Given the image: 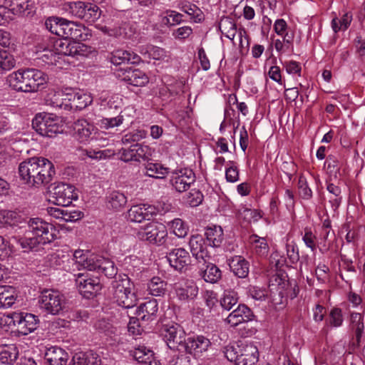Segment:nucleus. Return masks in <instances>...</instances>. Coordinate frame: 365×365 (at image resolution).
<instances>
[{
  "label": "nucleus",
  "instance_id": "41",
  "mask_svg": "<svg viewBox=\"0 0 365 365\" xmlns=\"http://www.w3.org/2000/svg\"><path fill=\"white\" fill-rule=\"evenodd\" d=\"M150 294L155 297L163 296L167 289V283L158 277H153L148 284Z\"/></svg>",
  "mask_w": 365,
  "mask_h": 365
},
{
  "label": "nucleus",
  "instance_id": "22",
  "mask_svg": "<svg viewBox=\"0 0 365 365\" xmlns=\"http://www.w3.org/2000/svg\"><path fill=\"white\" fill-rule=\"evenodd\" d=\"M210 345V340L203 336H197L195 338L189 337L186 339L183 348L187 353L199 356L200 354L207 350Z\"/></svg>",
  "mask_w": 365,
  "mask_h": 365
},
{
  "label": "nucleus",
  "instance_id": "58",
  "mask_svg": "<svg viewBox=\"0 0 365 365\" xmlns=\"http://www.w3.org/2000/svg\"><path fill=\"white\" fill-rule=\"evenodd\" d=\"M124 120L123 115L121 113L114 118H103L101 120V127L104 129L113 128L120 125Z\"/></svg>",
  "mask_w": 365,
  "mask_h": 365
},
{
  "label": "nucleus",
  "instance_id": "56",
  "mask_svg": "<svg viewBox=\"0 0 365 365\" xmlns=\"http://www.w3.org/2000/svg\"><path fill=\"white\" fill-rule=\"evenodd\" d=\"M19 312H12L11 314L4 315L0 319V325L2 327H7L9 329H13L18 327L19 322Z\"/></svg>",
  "mask_w": 365,
  "mask_h": 365
},
{
  "label": "nucleus",
  "instance_id": "34",
  "mask_svg": "<svg viewBox=\"0 0 365 365\" xmlns=\"http://www.w3.org/2000/svg\"><path fill=\"white\" fill-rule=\"evenodd\" d=\"M210 245L220 247L224 240L223 230L220 226L214 225L206 229L205 233Z\"/></svg>",
  "mask_w": 365,
  "mask_h": 365
},
{
  "label": "nucleus",
  "instance_id": "16",
  "mask_svg": "<svg viewBox=\"0 0 365 365\" xmlns=\"http://www.w3.org/2000/svg\"><path fill=\"white\" fill-rule=\"evenodd\" d=\"M238 365H255L258 361L257 347L251 341H240L238 344Z\"/></svg>",
  "mask_w": 365,
  "mask_h": 365
},
{
  "label": "nucleus",
  "instance_id": "14",
  "mask_svg": "<svg viewBox=\"0 0 365 365\" xmlns=\"http://www.w3.org/2000/svg\"><path fill=\"white\" fill-rule=\"evenodd\" d=\"M195 181V173L187 168L174 170L170 177L172 186L179 192L186 191Z\"/></svg>",
  "mask_w": 365,
  "mask_h": 365
},
{
  "label": "nucleus",
  "instance_id": "37",
  "mask_svg": "<svg viewBox=\"0 0 365 365\" xmlns=\"http://www.w3.org/2000/svg\"><path fill=\"white\" fill-rule=\"evenodd\" d=\"M19 356V351L14 344L0 346V361L4 364H12Z\"/></svg>",
  "mask_w": 365,
  "mask_h": 365
},
{
  "label": "nucleus",
  "instance_id": "23",
  "mask_svg": "<svg viewBox=\"0 0 365 365\" xmlns=\"http://www.w3.org/2000/svg\"><path fill=\"white\" fill-rule=\"evenodd\" d=\"M38 322L37 316L31 313L19 312L16 331L21 335H27L37 329Z\"/></svg>",
  "mask_w": 365,
  "mask_h": 365
},
{
  "label": "nucleus",
  "instance_id": "60",
  "mask_svg": "<svg viewBox=\"0 0 365 365\" xmlns=\"http://www.w3.org/2000/svg\"><path fill=\"white\" fill-rule=\"evenodd\" d=\"M5 226L15 227L20 222L21 216L16 212L3 210Z\"/></svg>",
  "mask_w": 365,
  "mask_h": 365
},
{
  "label": "nucleus",
  "instance_id": "46",
  "mask_svg": "<svg viewBox=\"0 0 365 365\" xmlns=\"http://www.w3.org/2000/svg\"><path fill=\"white\" fill-rule=\"evenodd\" d=\"M238 302L237 293L233 289H226L220 299V304L225 310H230Z\"/></svg>",
  "mask_w": 365,
  "mask_h": 365
},
{
  "label": "nucleus",
  "instance_id": "49",
  "mask_svg": "<svg viewBox=\"0 0 365 365\" xmlns=\"http://www.w3.org/2000/svg\"><path fill=\"white\" fill-rule=\"evenodd\" d=\"M169 225L173 233L178 237H185L188 233V225L180 218L174 219L169 223Z\"/></svg>",
  "mask_w": 365,
  "mask_h": 365
},
{
  "label": "nucleus",
  "instance_id": "45",
  "mask_svg": "<svg viewBox=\"0 0 365 365\" xmlns=\"http://www.w3.org/2000/svg\"><path fill=\"white\" fill-rule=\"evenodd\" d=\"M103 259L101 256H91L90 257H83V260L77 261V269H80L81 267L87 269L90 271H96L99 272L100 263Z\"/></svg>",
  "mask_w": 365,
  "mask_h": 365
},
{
  "label": "nucleus",
  "instance_id": "57",
  "mask_svg": "<svg viewBox=\"0 0 365 365\" xmlns=\"http://www.w3.org/2000/svg\"><path fill=\"white\" fill-rule=\"evenodd\" d=\"M203 195L199 190L193 189L187 195L185 202L190 207H197L202 203Z\"/></svg>",
  "mask_w": 365,
  "mask_h": 365
},
{
  "label": "nucleus",
  "instance_id": "36",
  "mask_svg": "<svg viewBox=\"0 0 365 365\" xmlns=\"http://www.w3.org/2000/svg\"><path fill=\"white\" fill-rule=\"evenodd\" d=\"M160 23L164 26H174L182 21L183 15L173 10H166L160 15Z\"/></svg>",
  "mask_w": 365,
  "mask_h": 365
},
{
  "label": "nucleus",
  "instance_id": "31",
  "mask_svg": "<svg viewBox=\"0 0 365 365\" xmlns=\"http://www.w3.org/2000/svg\"><path fill=\"white\" fill-rule=\"evenodd\" d=\"M132 355L140 365H159L153 352L145 346H138L132 351Z\"/></svg>",
  "mask_w": 365,
  "mask_h": 365
},
{
  "label": "nucleus",
  "instance_id": "38",
  "mask_svg": "<svg viewBox=\"0 0 365 365\" xmlns=\"http://www.w3.org/2000/svg\"><path fill=\"white\" fill-rule=\"evenodd\" d=\"M146 176L163 179L168 174V168L158 163H148L145 165Z\"/></svg>",
  "mask_w": 365,
  "mask_h": 365
},
{
  "label": "nucleus",
  "instance_id": "63",
  "mask_svg": "<svg viewBox=\"0 0 365 365\" xmlns=\"http://www.w3.org/2000/svg\"><path fill=\"white\" fill-rule=\"evenodd\" d=\"M287 255L292 264L297 263L299 259V255L297 246L294 243H287Z\"/></svg>",
  "mask_w": 365,
  "mask_h": 365
},
{
  "label": "nucleus",
  "instance_id": "4",
  "mask_svg": "<svg viewBox=\"0 0 365 365\" xmlns=\"http://www.w3.org/2000/svg\"><path fill=\"white\" fill-rule=\"evenodd\" d=\"M46 103L56 108L64 110H83L89 106L93 98L91 95L83 91L69 90L50 92L46 98Z\"/></svg>",
  "mask_w": 365,
  "mask_h": 365
},
{
  "label": "nucleus",
  "instance_id": "19",
  "mask_svg": "<svg viewBox=\"0 0 365 365\" xmlns=\"http://www.w3.org/2000/svg\"><path fill=\"white\" fill-rule=\"evenodd\" d=\"M155 213V207L147 204L132 206L128 212V219L134 222L150 220Z\"/></svg>",
  "mask_w": 365,
  "mask_h": 365
},
{
  "label": "nucleus",
  "instance_id": "50",
  "mask_svg": "<svg viewBox=\"0 0 365 365\" xmlns=\"http://www.w3.org/2000/svg\"><path fill=\"white\" fill-rule=\"evenodd\" d=\"M6 6H9L11 14H21L29 9L28 0H5Z\"/></svg>",
  "mask_w": 365,
  "mask_h": 365
},
{
  "label": "nucleus",
  "instance_id": "7",
  "mask_svg": "<svg viewBox=\"0 0 365 365\" xmlns=\"http://www.w3.org/2000/svg\"><path fill=\"white\" fill-rule=\"evenodd\" d=\"M39 307L46 314H59L66 307V297L57 290H43L38 299Z\"/></svg>",
  "mask_w": 365,
  "mask_h": 365
},
{
  "label": "nucleus",
  "instance_id": "17",
  "mask_svg": "<svg viewBox=\"0 0 365 365\" xmlns=\"http://www.w3.org/2000/svg\"><path fill=\"white\" fill-rule=\"evenodd\" d=\"M170 265L175 269L182 272L183 269L191 263V258L188 252L184 248L172 250L167 255Z\"/></svg>",
  "mask_w": 365,
  "mask_h": 365
},
{
  "label": "nucleus",
  "instance_id": "15",
  "mask_svg": "<svg viewBox=\"0 0 365 365\" xmlns=\"http://www.w3.org/2000/svg\"><path fill=\"white\" fill-rule=\"evenodd\" d=\"M75 276H77L76 279V285L85 297L90 298L96 295L101 291L102 285L98 278H86L83 273H78Z\"/></svg>",
  "mask_w": 365,
  "mask_h": 365
},
{
  "label": "nucleus",
  "instance_id": "24",
  "mask_svg": "<svg viewBox=\"0 0 365 365\" xmlns=\"http://www.w3.org/2000/svg\"><path fill=\"white\" fill-rule=\"evenodd\" d=\"M254 317L252 311L245 304H239L227 317V322L232 327L250 322Z\"/></svg>",
  "mask_w": 365,
  "mask_h": 365
},
{
  "label": "nucleus",
  "instance_id": "28",
  "mask_svg": "<svg viewBox=\"0 0 365 365\" xmlns=\"http://www.w3.org/2000/svg\"><path fill=\"white\" fill-rule=\"evenodd\" d=\"M69 356L62 348L51 346L45 354V360L48 365H66Z\"/></svg>",
  "mask_w": 365,
  "mask_h": 365
},
{
  "label": "nucleus",
  "instance_id": "48",
  "mask_svg": "<svg viewBox=\"0 0 365 365\" xmlns=\"http://www.w3.org/2000/svg\"><path fill=\"white\" fill-rule=\"evenodd\" d=\"M222 33L230 39H234L237 33V26L235 23L230 18L221 19L219 25Z\"/></svg>",
  "mask_w": 365,
  "mask_h": 365
},
{
  "label": "nucleus",
  "instance_id": "3",
  "mask_svg": "<svg viewBox=\"0 0 365 365\" xmlns=\"http://www.w3.org/2000/svg\"><path fill=\"white\" fill-rule=\"evenodd\" d=\"M48 76L43 71L28 68L10 73L6 81L11 88L17 92H36L46 83Z\"/></svg>",
  "mask_w": 365,
  "mask_h": 365
},
{
  "label": "nucleus",
  "instance_id": "61",
  "mask_svg": "<svg viewBox=\"0 0 365 365\" xmlns=\"http://www.w3.org/2000/svg\"><path fill=\"white\" fill-rule=\"evenodd\" d=\"M128 51L116 50L111 53L110 62L115 66L127 63Z\"/></svg>",
  "mask_w": 365,
  "mask_h": 365
},
{
  "label": "nucleus",
  "instance_id": "51",
  "mask_svg": "<svg viewBox=\"0 0 365 365\" xmlns=\"http://www.w3.org/2000/svg\"><path fill=\"white\" fill-rule=\"evenodd\" d=\"M90 52V48L81 43L71 41L69 45L68 56H86Z\"/></svg>",
  "mask_w": 365,
  "mask_h": 365
},
{
  "label": "nucleus",
  "instance_id": "53",
  "mask_svg": "<svg viewBox=\"0 0 365 365\" xmlns=\"http://www.w3.org/2000/svg\"><path fill=\"white\" fill-rule=\"evenodd\" d=\"M100 260L101 262L99 265L100 269L98 273H102L109 278H112L117 274L118 269L113 261L105 257L100 259Z\"/></svg>",
  "mask_w": 365,
  "mask_h": 365
},
{
  "label": "nucleus",
  "instance_id": "5",
  "mask_svg": "<svg viewBox=\"0 0 365 365\" xmlns=\"http://www.w3.org/2000/svg\"><path fill=\"white\" fill-rule=\"evenodd\" d=\"M114 302L119 306L129 309L137 304L138 297L134 292V284L126 275H119L111 284Z\"/></svg>",
  "mask_w": 365,
  "mask_h": 365
},
{
  "label": "nucleus",
  "instance_id": "55",
  "mask_svg": "<svg viewBox=\"0 0 365 365\" xmlns=\"http://www.w3.org/2000/svg\"><path fill=\"white\" fill-rule=\"evenodd\" d=\"M145 323H142L140 319L137 317H131L128 324V331L133 336L141 335L143 332V326Z\"/></svg>",
  "mask_w": 365,
  "mask_h": 365
},
{
  "label": "nucleus",
  "instance_id": "8",
  "mask_svg": "<svg viewBox=\"0 0 365 365\" xmlns=\"http://www.w3.org/2000/svg\"><path fill=\"white\" fill-rule=\"evenodd\" d=\"M137 237L140 240L147 241L156 245H162L166 242L168 230L163 224L150 222L138 229Z\"/></svg>",
  "mask_w": 365,
  "mask_h": 365
},
{
  "label": "nucleus",
  "instance_id": "12",
  "mask_svg": "<svg viewBox=\"0 0 365 365\" xmlns=\"http://www.w3.org/2000/svg\"><path fill=\"white\" fill-rule=\"evenodd\" d=\"M32 126L42 136L51 138L60 133L58 120L48 114H37L32 120Z\"/></svg>",
  "mask_w": 365,
  "mask_h": 365
},
{
  "label": "nucleus",
  "instance_id": "11",
  "mask_svg": "<svg viewBox=\"0 0 365 365\" xmlns=\"http://www.w3.org/2000/svg\"><path fill=\"white\" fill-rule=\"evenodd\" d=\"M53 202L62 207L69 206L73 200L78 197V192L73 185L59 182L53 187L51 191Z\"/></svg>",
  "mask_w": 365,
  "mask_h": 365
},
{
  "label": "nucleus",
  "instance_id": "25",
  "mask_svg": "<svg viewBox=\"0 0 365 365\" xmlns=\"http://www.w3.org/2000/svg\"><path fill=\"white\" fill-rule=\"evenodd\" d=\"M175 291L178 299L180 301L192 300L198 294V287L192 281L175 284Z\"/></svg>",
  "mask_w": 365,
  "mask_h": 365
},
{
  "label": "nucleus",
  "instance_id": "40",
  "mask_svg": "<svg viewBox=\"0 0 365 365\" xmlns=\"http://www.w3.org/2000/svg\"><path fill=\"white\" fill-rule=\"evenodd\" d=\"M249 240L256 254L261 256L267 255L269 246L265 238L260 237L257 235H252L250 237Z\"/></svg>",
  "mask_w": 365,
  "mask_h": 365
},
{
  "label": "nucleus",
  "instance_id": "44",
  "mask_svg": "<svg viewBox=\"0 0 365 365\" xmlns=\"http://www.w3.org/2000/svg\"><path fill=\"white\" fill-rule=\"evenodd\" d=\"M147 136V132L145 130L137 129L128 132L122 136L121 142L123 145H133L139 143L138 142Z\"/></svg>",
  "mask_w": 365,
  "mask_h": 365
},
{
  "label": "nucleus",
  "instance_id": "6",
  "mask_svg": "<svg viewBox=\"0 0 365 365\" xmlns=\"http://www.w3.org/2000/svg\"><path fill=\"white\" fill-rule=\"evenodd\" d=\"M45 27L51 34L63 38L77 39L81 36V30L73 21L63 18L51 16L45 21Z\"/></svg>",
  "mask_w": 365,
  "mask_h": 365
},
{
  "label": "nucleus",
  "instance_id": "43",
  "mask_svg": "<svg viewBox=\"0 0 365 365\" xmlns=\"http://www.w3.org/2000/svg\"><path fill=\"white\" fill-rule=\"evenodd\" d=\"M16 66V60L12 54L6 50L0 49V73H4Z\"/></svg>",
  "mask_w": 365,
  "mask_h": 365
},
{
  "label": "nucleus",
  "instance_id": "62",
  "mask_svg": "<svg viewBox=\"0 0 365 365\" xmlns=\"http://www.w3.org/2000/svg\"><path fill=\"white\" fill-rule=\"evenodd\" d=\"M71 38H63L56 41L54 48L58 56H67Z\"/></svg>",
  "mask_w": 365,
  "mask_h": 365
},
{
  "label": "nucleus",
  "instance_id": "39",
  "mask_svg": "<svg viewBox=\"0 0 365 365\" xmlns=\"http://www.w3.org/2000/svg\"><path fill=\"white\" fill-rule=\"evenodd\" d=\"M302 240L306 246L312 252H315L317 248H319L322 253H324L328 250V248L325 245L320 247L319 245L317 243V237L309 227L304 229Z\"/></svg>",
  "mask_w": 365,
  "mask_h": 365
},
{
  "label": "nucleus",
  "instance_id": "54",
  "mask_svg": "<svg viewBox=\"0 0 365 365\" xmlns=\"http://www.w3.org/2000/svg\"><path fill=\"white\" fill-rule=\"evenodd\" d=\"M344 323V317L342 310L338 307H334L329 314V324L334 328L342 326Z\"/></svg>",
  "mask_w": 365,
  "mask_h": 365
},
{
  "label": "nucleus",
  "instance_id": "59",
  "mask_svg": "<svg viewBox=\"0 0 365 365\" xmlns=\"http://www.w3.org/2000/svg\"><path fill=\"white\" fill-rule=\"evenodd\" d=\"M229 166L225 170V178L229 182H235L239 180V170L235 165V162L229 161Z\"/></svg>",
  "mask_w": 365,
  "mask_h": 365
},
{
  "label": "nucleus",
  "instance_id": "21",
  "mask_svg": "<svg viewBox=\"0 0 365 365\" xmlns=\"http://www.w3.org/2000/svg\"><path fill=\"white\" fill-rule=\"evenodd\" d=\"M209 259L207 258L205 262L199 264V274L206 282L215 284L222 278V272L216 264L209 262Z\"/></svg>",
  "mask_w": 365,
  "mask_h": 365
},
{
  "label": "nucleus",
  "instance_id": "33",
  "mask_svg": "<svg viewBox=\"0 0 365 365\" xmlns=\"http://www.w3.org/2000/svg\"><path fill=\"white\" fill-rule=\"evenodd\" d=\"M16 300V293L14 287L11 286L0 287V308H9Z\"/></svg>",
  "mask_w": 365,
  "mask_h": 365
},
{
  "label": "nucleus",
  "instance_id": "26",
  "mask_svg": "<svg viewBox=\"0 0 365 365\" xmlns=\"http://www.w3.org/2000/svg\"><path fill=\"white\" fill-rule=\"evenodd\" d=\"M231 272L239 278H246L250 272V262L243 257L235 255L227 259Z\"/></svg>",
  "mask_w": 365,
  "mask_h": 365
},
{
  "label": "nucleus",
  "instance_id": "32",
  "mask_svg": "<svg viewBox=\"0 0 365 365\" xmlns=\"http://www.w3.org/2000/svg\"><path fill=\"white\" fill-rule=\"evenodd\" d=\"M101 363L99 356L93 351H89L76 353L70 365H101Z\"/></svg>",
  "mask_w": 365,
  "mask_h": 365
},
{
  "label": "nucleus",
  "instance_id": "29",
  "mask_svg": "<svg viewBox=\"0 0 365 365\" xmlns=\"http://www.w3.org/2000/svg\"><path fill=\"white\" fill-rule=\"evenodd\" d=\"M349 327L354 334V344L359 346L364 329V316L361 313L351 312Z\"/></svg>",
  "mask_w": 365,
  "mask_h": 365
},
{
  "label": "nucleus",
  "instance_id": "27",
  "mask_svg": "<svg viewBox=\"0 0 365 365\" xmlns=\"http://www.w3.org/2000/svg\"><path fill=\"white\" fill-rule=\"evenodd\" d=\"M74 137L81 143L89 140L95 130V126L86 119H78L73 123Z\"/></svg>",
  "mask_w": 365,
  "mask_h": 365
},
{
  "label": "nucleus",
  "instance_id": "10",
  "mask_svg": "<svg viewBox=\"0 0 365 365\" xmlns=\"http://www.w3.org/2000/svg\"><path fill=\"white\" fill-rule=\"evenodd\" d=\"M152 148L143 143L130 145L128 148H122L118 150V158L125 162H138L148 160L153 155Z\"/></svg>",
  "mask_w": 365,
  "mask_h": 365
},
{
  "label": "nucleus",
  "instance_id": "64",
  "mask_svg": "<svg viewBox=\"0 0 365 365\" xmlns=\"http://www.w3.org/2000/svg\"><path fill=\"white\" fill-rule=\"evenodd\" d=\"M148 54L150 58L155 60H161L167 57L166 51L163 48L153 46L149 47Z\"/></svg>",
  "mask_w": 365,
  "mask_h": 365
},
{
  "label": "nucleus",
  "instance_id": "35",
  "mask_svg": "<svg viewBox=\"0 0 365 365\" xmlns=\"http://www.w3.org/2000/svg\"><path fill=\"white\" fill-rule=\"evenodd\" d=\"M106 199L107 206L115 210L122 209L127 203L126 196L123 192L117 190L110 192L106 197Z\"/></svg>",
  "mask_w": 365,
  "mask_h": 365
},
{
  "label": "nucleus",
  "instance_id": "20",
  "mask_svg": "<svg viewBox=\"0 0 365 365\" xmlns=\"http://www.w3.org/2000/svg\"><path fill=\"white\" fill-rule=\"evenodd\" d=\"M158 312V302L153 299L140 304L136 311V315L142 323L148 324L156 319Z\"/></svg>",
  "mask_w": 365,
  "mask_h": 365
},
{
  "label": "nucleus",
  "instance_id": "13",
  "mask_svg": "<svg viewBox=\"0 0 365 365\" xmlns=\"http://www.w3.org/2000/svg\"><path fill=\"white\" fill-rule=\"evenodd\" d=\"M162 336L168 346L171 349L183 348L186 334L181 326L178 324H166L162 329Z\"/></svg>",
  "mask_w": 365,
  "mask_h": 365
},
{
  "label": "nucleus",
  "instance_id": "52",
  "mask_svg": "<svg viewBox=\"0 0 365 365\" xmlns=\"http://www.w3.org/2000/svg\"><path fill=\"white\" fill-rule=\"evenodd\" d=\"M38 58L42 59L47 64L57 65L61 58L56 51L48 48H43L42 51H38Z\"/></svg>",
  "mask_w": 365,
  "mask_h": 365
},
{
  "label": "nucleus",
  "instance_id": "1",
  "mask_svg": "<svg viewBox=\"0 0 365 365\" xmlns=\"http://www.w3.org/2000/svg\"><path fill=\"white\" fill-rule=\"evenodd\" d=\"M56 170L49 160L41 157H34L21 162L19 165V175L29 186L38 187L50 183Z\"/></svg>",
  "mask_w": 365,
  "mask_h": 365
},
{
  "label": "nucleus",
  "instance_id": "18",
  "mask_svg": "<svg viewBox=\"0 0 365 365\" xmlns=\"http://www.w3.org/2000/svg\"><path fill=\"white\" fill-rule=\"evenodd\" d=\"M189 247L192 256L197 259L198 264L205 262V259L210 258L207 250L205 240L202 235H192L189 240Z\"/></svg>",
  "mask_w": 365,
  "mask_h": 365
},
{
  "label": "nucleus",
  "instance_id": "9",
  "mask_svg": "<svg viewBox=\"0 0 365 365\" xmlns=\"http://www.w3.org/2000/svg\"><path fill=\"white\" fill-rule=\"evenodd\" d=\"M68 11L72 16L88 22L96 21L101 14V11L97 5L81 1L70 2Z\"/></svg>",
  "mask_w": 365,
  "mask_h": 365
},
{
  "label": "nucleus",
  "instance_id": "2",
  "mask_svg": "<svg viewBox=\"0 0 365 365\" xmlns=\"http://www.w3.org/2000/svg\"><path fill=\"white\" fill-rule=\"evenodd\" d=\"M23 236L12 237L24 252H29L39 245H45L53 242L56 238V230L53 225L41 218H31L27 223Z\"/></svg>",
  "mask_w": 365,
  "mask_h": 365
},
{
  "label": "nucleus",
  "instance_id": "30",
  "mask_svg": "<svg viewBox=\"0 0 365 365\" xmlns=\"http://www.w3.org/2000/svg\"><path fill=\"white\" fill-rule=\"evenodd\" d=\"M123 80L134 86H144L148 81V76L140 69H126Z\"/></svg>",
  "mask_w": 365,
  "mask_h": 365
},
{
  "label": "nucleus",
  "instance_id": "47",
  "mask_svg": "<svg viewBox=\"0 0 365 365\" xmlns=\"http://www.w3.org/2000/svg\"><path fill=\"white\" fill-rule=\"evenodd\" d=\"M4 117H0V154L4 151V148L11 141L15 140L11 138V135L8 133L9 127Z\"/></svg>",
  "mask_w": 365,
  "mask_h": 365
},
{
  "label": "nucleus",
  "instance_id": "42",
  "mask_svg": "<svg viewBox=\"0 0 365 365\" xmlns=\"http://www.w3.org/2000/svg\"><path fill=\"white\" fill-rule=\"evenodd\" d=\"M100 101L103 109H118L122 104V98L118 95L102 94Z\"/></svg>",
  "mask_w": 365,
  "mask_h": 365
}]
</instances>
